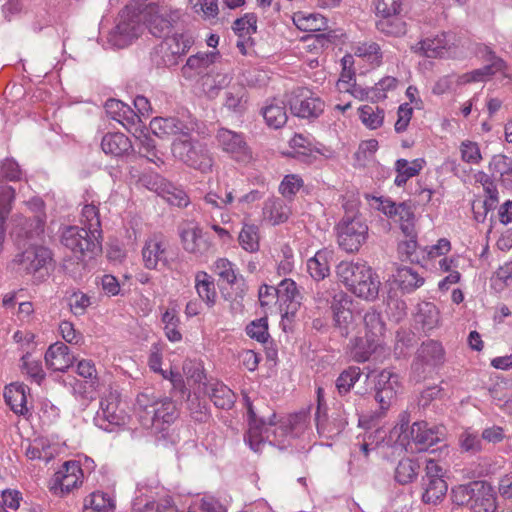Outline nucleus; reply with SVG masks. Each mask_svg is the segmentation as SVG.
<instances>
[{
    "label": "nucleus",
    "instance_id": "de8ad7c7",
    "mask_svg": "<svg viewBox=\"0 0 512 512\" xmlns=\"http://www.w3.org/2000/svg\"><path fill=\"white\" fill-rule=\"evenodd\" d=\"M240 246L248 252L259 250V228L254 224H245L238 237Z\"/></svg>",
    "mask_w": 512,
    "mask_h": 512
},
{
    "label": "nucleus",
    "instance_id": "f257e3e1",
    "mask_svg": "<svg viewBox=\"0 0 512 512\" xmlns=\"http://www.w3.org/2000/svg\"><path fill=\"white\" fill-rule=\"evenodd\" d=\"M135 413L140 424L171 443L179 440L178 435L170 434L168 429L177 419L178 412L175 403L168 397H158L153 392L144 391L136 398Z\"/></svg>",
    "mask_w": 512,
    "mask_h": 512
},
{
    "label": "nucleus",
    "instance_id": "423d86ee",
    "mask_svg": "<svg viewBox=\"0 0 512 512\" xmlns=\"http://www.w3.org/2000/svg\"><path fill=\"white\" fill-rule=\"evenodd\" d=\"M172 154L187 166L202 173L211 171L213 158L206 144L187 138H178L172 143Z\"/></svg>",
    "mask_w": 512,
    "mask_h": 512
},
{
    "label": "nucleus",
    "instance_id": "c85d7f7f",
    "mask_svg": "<svg viewBox=\"0 0 512 512\" xmlns=\"http://www.w3.org/2000/svg\"><path fill=\"white\" fill-rule=\"evenodd\" d=\"M101 147L105 154L120 157L132 150L130 139L121 132L107 133L101 141Z\"/></svg>",
    "mask_w": 512,
    "mask_h": 512
},
{
    "label": "nucleus",
    "instance_id": "49530a36",
    "mask_svg": "<svg viewBox=\"0 0 512 512\" xmlns=\"http://www.w3.org/2000/svg\"><path fill=\"white\" fill-rule=\"evenodd\" d=\"M362 371L357 366H350L343 370L336 379V388L339 394H347L359 381Z\"/></svg>",
    "mask_w": 512,
    "mask_h": 512
},
{
    "label": "nucleus",
    "instance_id": "4be33fe9",
    "mask_svg": "<svg viewBox=\"0 0 512 512\" xmlns=\"http://www.w3.org/2000/svg\"><path fill=\"white\" fill-rule=\"evenodd\" d=\"M230 80L231 77L216 65L200 77L199 83L208 98H215L220 90L228 86Z\"/></svg>",
    "mask_w": 512,
    "mask_h": 512
},
{
    "label": "nucleus",
    "instance_id": "e2e57ef3",
    "mask_svg": "<svg viewBox=\"0 0 512 512\" xmlns=\"http://www.w3.org/2000/svg\"><path fill=\"white\" fill-rule=\"evenodd\" d=\"M204 201L213 208L223 209L234 201L233 191L225 189L224 195L221 190L219 192L210 191L205 195Z\"/></svg>",
    "mask_w": 512,
    "mask_h": 512
},
{
    "label": "nucleus",
    "instance_id": "c03bdc74",
    "mask_svg": "<svg viewBox=\"0 0 512 512\" xmlns=\"http://www.w3.org/2000/svg\"><path fill=\"white\" fill-rule=\"evenodd\" d=\"M83 512H114V503L107 494L94 492L85 500Z\"/></svg>",
    "mask_w": 512,
    "mask_h": 512
},
{
    "label": "nucleus",
    "instance_id": "3c124183",
    "mask_svg": "<svg viewBox=\"0 0 512 512\" xmlns=\"http://www.w3.org/2000/svg\"><path fill=\"white\" fill-rule=\"evenodd\" d=\"M162 322L164 324L165 335L171 342H178L182 339V334L178 329L180 320L176 310H166L162 315Z\"/></svg>",
    "mask_w": 512,
    "mask_h": 512
},
{
    "label": "nucleus",
    "instance_id": "09e8293b",
    "mask_svg": "<svg viewBox=\"0 0 512 512\" xmlns=\"http://www.w3.org/2000/svg\"><path fill=\"white\" fill-rule=\"evenodd\" d=\"M419 45V49L423 51L426 57L435 58L442 56L443 50H445L448 45V40L446 39V35L443 33L434 38H426L419 42Z\"/></svg>",
    "mask_w": 512,
    "mask_h": 512
},
{
    "label": "nucleus",
    "instance_id": "473e14b6",
    "mask_svg": "<svg viewBox=\"0 0 512 512\" xmlns=\"http://www.w3.org/2000/svg\"><path fill=\"white\" fill-rule=\"evenodd\" d=\"M415 322L421 325L425 332L437 328L440 324V312L431 302H422L418 305Z\"/></svg>",
    "mask_w": 512,
    "mask_h": 512
},
{
    "label": "nucleus",
    "instance_id": "6e6d98bb",
    "mask_svg": "<svg viewBox=\"0 0 512 512\" xmlns=\"http://www.w3.org/2000/svg\"><path fill=\"white\" fill-rule=\"evenodd\" d=\"M30 209L34 212L33 221L35 227L33 230L26 231L27 237H32L33 234L38 235L43 231L46 215L44 213V202L39 198H34L29 202Z\"/></svg>",
    "mask_w": 512,
    "mask_h": 512
},
{
    "label": "nucleus",
    "instance_id": "2f4dec72",
    "mask_svg": "<svg viewBox=\"0 0 512 512\" xmlns=\"http://www.w3.org/2000/svg\"><path fill=\"white\" fill-rule=\"evenodd\" d=\"M354 55L366 61L373 68L379 67L383 61L380 45L374 41L358 42L352 47Z\"/></svg>",
    "mask_w": 512,
    "mask_h": 512
},
{
    "label": "nucleus",
    "instance_id": "0e129e2a",
    "mask_svg": "<svg viewBox=\"0 0 512 512\" xmlns=\"http://www.w3.org/2000/svg\"><path fill=\"white\" fill-rule=\"evenodd\" d=\"M142 509L144 512H178L177 506L170 496L149 501Z\"/></svg>",
    "mask_w": 512,
    "mask_h": 512
},
{
    "label": "nucleus",
    "instance_id": "a18cd8bd",
    "mask_svg": "<svg viewBox=\"0 0 512 512\" xmlns=\"http://www.w3.org/2000/svg\"><path fill=\"white\" fill-rule=\"evenodd\" d=\"M359 117L369 129H377L384 121V110L374 105H363L359 108Z\"/></svg>",
    "mask_w": 512,
    "mask_h": 512
},
{
    "label": "nucleus",
    "instance_id": "6ab92c4d",
    "mask_svg": "<svg viewBox=\"0 0 512 512\" xmlns=\"http://www.w3.org/2000/svg\"><path fill=\"white\" fill-rule=\"evenodd\" d=\"M180 237L184 250L190 254L202 256L212 248L210 236L198 225L182 229Z\"/></svg>",
    "mask_w": 512,
    "mask_h": 512
},
{
    "label": "nucleus",
    "instance_id": "603ef678",
    "mask_svg": "<svg viewBox=\"0 0 512 512\" xmlns=\"http://www.w3.org/2000/svg\"><path fill=\"white\" fill-rule=\"evenodd\" d=\"M294 22L300 30L304 31H320L326 28V19L316 14L296 15Z\"/></svg>",
    "mask_w": 512,
    "mask_h": 512
},
{
    "label": "nucleus",
    "instance_id": "bb28decb",
    "mask_svg": "<svg viewBox=\"0 0 512 512\" xmlns=\"http://www.w3.org/2000/svg\"><path fill=\"white\" fill-rule=\"evenodd\" d=\"M418 359L429 367H439L445 362V350L443 345L436 340L423 342L418 349Z\"/></svg>",
    "mask_w": 512,
    "mask_h": 512
},
{
    "label": "nucleus",
    "instance_id": "412c9836",
    "mask_svg": "<svg viewBox=\"0 0 512 512\" xmlns=\"http://www.w3.org/2000/svg\"><path fill=\"white\" fill-rule=\"evenodd\" d=\"M411 436L419 450H427L445 437L443 426L430 427L426 422H416L411 427Z\"/></svg>",
    "mask_w": 512,
    "mask_h": 512
},
{
    "label": "nucleus",
    "instance_id": "774afa93",
    "mask_svg": "<svg viewBox=\"0 0 512 512\" xmlns=\"http://www.w3.org/2000/svg\"><path fill=\"white\" fill-rule=\"evenodd\" d=\"M187 512H226L224 507L214 498H203L189 507Z\"/></svg>",
    "mask_w": 512,
    "mask_h": 512
},
{
    "label": "nucleus",
    "instance_id": "7c9ffc66",
    "mask_svg": "<svg viewBox=\"0 0 512 512\" xmlns=\"http://www.w3.org/2000/svg\"><path fill=\"white\" fill-rule=\"evenodd\" d=\"M4 398L11 410L20 415H26L28 408L26 406V386L20 383H11L5 388Z\"/></svg>",
    "mask_w": 512,
    "mask_h": 512
},
{
    "label": "nucleus",
    "instance_id": "5fc2aeb1",
    "mask_svg": "<svg viewBox=\"0 0 512 512\" xmlns=\"http://www.w3.org/2000/svg\"><path fill=\"white\" fill-rule=\"evenodd\" d=\"M303 180L296 174L286 175L279 185V192L281 195L292 201L297 192L302 188Z\"/></svg>",
    "mask_w": 512,
    "mask_h": 512
},
{
    "label": "nucleus",
    "instance_id": "e433bc0d",
    "mask_svg": "<svg viewBox=\"0 0 512 512\" xmlns=\"http://www.w3.org/2000/svg\"><path fill=\"white\" fill-rule=\"evenodd\" d=\"M493 177H498L505 186H512V160L505 155H495L489 163Z\"/></svg>",
    "mask_w": 512,
    "mask_h": 512
},
{
    "label": "nucleus",
    "instance_id": "bf43d9fd",
    "mask_svg": "<svg viewBox=\"0 0 512 512\" xmlns=\"http://www.w3.org/2000/svg\"><path fill=\"white\" fill-rule=\"evenodd\" d=\"M425 161L422 158L408 161L406 159H398L395 163V169L397 172H403L406 178H412L419 174L423 169Z\"/></svg>",
    "mask_w": 512,
    "mask_h": 512
},
{
    "label": "nucleus",
    "instance_id": "69168bd1",
    "mask_svg": "<svg viewBox=\"0 0 512 512\" xmlns=\"http://www.w3.org/2000/svg\"><path fill=\"white\" fill-rule=\"evenodd\" d=\"M50 447L45 445L42 440H35L26 449V456L30 460H43L48 462L52 458V453L49 451Z\"/></svg>",
    "mask_w": 512,
    "mask_h": 512
},
{
    "label": "nucleus",
    "instance_id": "37998d69",
    "mask_svg": "<svg viewBox=\"0 0 512 512\" xmlns=\"http://www.w3.org/2000/svg\"><path fill=\"white\" fill-rule=\"evenodd\" d=\"M262 113L267 125L274 129L281 128L287 121L285 106L282 102L265 106Z\"/></svg>",
    "mask_w": 512,
    "mask_h": 512
},
{
    "label": "nucleus",
    "instance_id": "680f3d73",
    "mask_svg": "<svg viewBox=\"0 0 512 512\" xmlns=\"http://www.w3.org/2000/svg\"><path fill=\"white\" fill-rule=\"evenodd\" d=\"M246 332L251 338L258 342L265 343L269 337L267 319L264 317L252 321L247 325Z\"/></svg>",
    "mask_w": 512,
    "mask_h": 512
},
{
    "label": "nucleus",
    "instance_id": "a878e982",
    "mask_svg": "<svg viewBox=\"0 0 512 512\" xmlns=\"http://www.w3.org/2000/svg\"><path fill=\"white\" fill-rule=\"evenodd\" d=\"M205 393L218 408L229 410L234 406L236 395L222 382L213 381L205 384Z\"/></svg>",
    "mask_w": 512,
    "mask_h": 512
},
{
    "label": "nucleus",
    "instance_id": "8fccbe9b",
    "mask_svg": "<svg viewBox=\"0 0 512 512\" xmlns=\"http://www.w3.org/2000/svg\"><path fill=\"white\" fill-rule=\"evenodd\" d=\"M480 481H472L468 484L459 485L452 489L451 497L455 504L463 506V505H471L473 497L475 496L476 489L479 486Z\"/></svg>",
    "mask_w": 512,
    "mask_h": 512
},
{
    "label": "nucleus",
    "instance_id": "cd10ccee",
    "mask_svg": "<svg viewBox=\"0 0 512 512\" xmlns=\"http://www.w3.org/2000/svg\"><path fill=\"white\" fill-rule=\"evenodd\" d=\"M279 299L284 303H288L285 316L294 315L300 307L302 295L298 287L292 279H284L278 285Z\"/></svg>",
    "mask_w": 512,
    "mask_h": 512
},
{
    "label": "nucleus",
    "instance_id": "5701e85b",
    "mask_svg": "<svg viewBox=\"0 0 512 512\" xmlns=\"http://www.w3.org/2000/svg\"><path fill=\"white\" fill-rule=\"evenodd\" d=\"M45 362L53 371L64 372L73 364L74 356L70 353L66 344L56 342L47 349Z\"/></svg>",
    "mask_w": 512,
    "mask_h": 512
},
{
    "label": "nucleus",
    "instance_id": "2eb2a0df",
    "mask_svg": "<svg viewBox=\"0 0 512 512\" xmlns=\"http://www.w3.org/2000/svg\"><path fill=\"white\" fill-rule=\"evenodd\" d=\"M479 53L482 59L488 64L481 68L457 76L456 83L458 85H464L473 82H484L494 74L505 69V61L498 57L490 47L485 45L480 47Z\"/></svg>",
    "mask_w": 512,
    "mask_h": 512
},
{
    "label": "nucleus",
    "instance_id": "f704fd0d",
    "mask_svg": "<svg viewBox=\"0 0 512 512\" xmlns=\"http://www.w3.org/2000/svg\"><path fill=\"white\" fill-rule=\"evenodd\" d=\"M330 252L319 250L307 261V271L317 282L324 280L330 274L329 267Z\"/></svg>",
    "mask_w": 512,
    "mask_h": 512
},
{
    "label": "nucleus",
    "instance_id": "ddd939ff",
    "mask_svg": "<svg viewBox=\"0 0 512 512\" xmlns=\"http://www.w3.org/2000/svg\"><path fill=\"white\" fill-rule=\"evenodd\" d=\"M142 10L143 8L140 12ZM141 19L145 22L141 14L138 16L129 10L122 11L117 25L109 34V42L117 48H124L131 44L143 31Z\"/></svg>",
    "mask_w": 512,
    "mask_h": 512
},
{
    "label": "nucleus",
    "instance_id": "052dcab7",
    "mask_svg": "<svg viewBox=\"0 0 512 512\" xmlns=\"http://www.w3.org/2000/svg\"><path fill=\"white\" fill-rule=\"evenodd\" d=\"M461 159L468 164H479L482 156L476 142L463 141L460 145Z\"/></svg>",
    "mask_w": 512,
    "mask_h": 512
},
{
    "label": "nucleus",
    "instance_id": "c756f323",
    "mask_svg": "<svg viewBox=\"0 0 512 512\" xmlns=\"http://www.w3.org/2000/svg\"><path fill=\"white\" fill-rule=\"evenodd\" d=\"M472 512H495L496 498L490 484L480 481L470 505Z\"/></svg>",
    "mask_w": 512,
    "mask_h": 512
},
{
    "label": "nucleus",
    "instance_id": "9b49d317",
    "mask_svg": "<svg viewBox=\"0 0 512 512\" xmlns=\"http://www.w3.org/2000/svg\"><path fill=\"white\" fill-rule=\"evenodd\" d=\"M287 102L293 115L304 118H318L325 109L324 101L306 87H298L288 95Z\"/></svg>",
    "mask_w": 512,
    "mask_h": 512
},
{
    "label": "nucleus",
    "instance_id": "20e7f679",
    "mask_svg": "<svg viewBox=\"0 0 512 512\" xmlns=\"http://www.w3.org/2000/svg\"><path fill=\"white\" fill-rule=\"evenodd\" d=\"M141 15L151 32L156 37H165L159 45V51H170L176 56L185 54L191 47L192 41L184 35L166 37L172 23L178 19L177 11H172L164 2L150 1L144 5Z\"/></svg>",
    "mask_w": 512,
    "mask_h": 512
},
{
    "label": "nucleus",
    "instance_id": "72a5a7b5",
    "mask_svg": "<svg viewBox=\"0 0 512 512\" xmlns=\"http://www.w3.org/2000/svg\"><path fill=\"white\" fill-rule=\"evenodd\" d=\"M195 289L199 297L207 304L213 307L217 300V292L214 279L205 271H199L195 275Z\"/></svg>",
    "mask_w": 512,
    "mask_h": 512
},
{
    "label": "nucleus",
    "instance_id": "aec40b11",
    "mask_svg": "<svg viewBox=\"0 0 512 512\" xmlns=\"http://www.w3.org/2000/svg\"><path fill=\"white\" fill-rule=\"evenodd\" d=\"M219 58L218 52H198L187 59L186 64L181 68V74L185 79L193 80L215 67Z\"/></svg>",
    "mask_w": 512,
    "mask_h": 512
},
{
    "label": "nucleus",
    "instance_id": "6e6552de",
    "mask_svg": "<svg viewBox=\"0 0 512 512\" xmlns=\"http://www.w3.org/2000/svg\"><path fill=\"white\" fill-rule=\"evenodd\" d=\"M127 413L121 407V395L110 389L100 400V407L94 417V423L102 430L111 432L126 423Z\"/></svg>",
    "mask_w": 512,
    "mask_h": 512
},
{
    "label": "nucleus",
    "instance_id": "b1692460",
    "mask_svg": "<svg viewBox=\"0 0 512 512\" xmlns=\"http://www.w3.org/2000/svg\"><path fill=\"white\" fill-rule=\"evenodd\" d=\"M380 345V341L365 335L354 337L349 344L350 357L354 362L364 363L370 359Z\"/></svg>",
    "mask_w": 512,
    "mask_h": 512
},
{
    "label": "nucleus",
    "instance_id": "f03ea898",
    "mask_svg": "<svg viewBox=\"0 0 512 512\" xmlns=\"http://www.w3.org/2000/svg\"><path fill=\"white\" fill-rule=\"evenodd\" d=\"M81 227H66L61 236L62 244L70 249L78 259L90 257L101 251V221L99 209L93 204L82 208Z\"/></svg>",
    "mask_w": 512,
    "mask_h": 512
},
{
    "label": "nucleus",
    "instance_id": "864d4df0",
    "mask_svg": "<svg viewBox=\"0 0 512 512\" xmlns=\"http://www.w3.org/2000/svg\"><path fill=\"white\" fill-rule=\"evenodd\" d=\"M213 271L219 278L229 285L237 281V273L234 264L226 258H219L213 265Z\"/></svg>",
    "mask_w": 512,
    "mask_h": 512
},
{
    "label": "nucleus",
    "instance_id": "0eeeda50",
    "mask_svg": "<svg viewBox=\"0 0 512 512\" xmlns=\"http://www.w3.org/2000/svg\"><path fill=\"white\" fill-rule=\"evenodd\" d=\"M336 230L340 248L348 253L358 252L368 238L367 224L353 211L345 213L337 224Z\"/></svg>",
    "mask_w": 512,
    "mask_h": 512
},
{
    "label": "nucleus",
    "instance_id": "338daca9",
    "mask_svg": "<svg viewBox=\"0 0 512 512\" xmlns=\"http://www.w3.org/2000/svg\"><path fill=\"white\" fill-rule=\"evenodd\" d=\"M460 446L465 452L475 454L482 450V439L471 431H464L459 439Z\"/></svg>",
    "mask_w": 512,
    "mask_h": 512
},
{
    "label": "nucleus",
    "instance_id": "4c0bfd02",
    "mask_svg": "<svg viewBox=\"0 0 512 512\" xmlns=\"http://www.w3.org/2000/svg\"><path fill=\"white\" fill-rule=\"evenodd\" d=\"M424 492L422 500L426 504H437L447 493V483L443 478H434L429 481H422Z\"/></svg>",
    "mask_w": 512,
    "mask_h": 512
},
{
    "label": "nucleus",
    "instance_id": "1a4fd4ad",
    "mask_svg": "<svg viewBox=\"0 0 512 512\" xmlns=\"http://www.w3.org/2000/svg\"><path fill=\"white\" fill-rule=\"evenodd\" d=\"M13 263L19 272L45 278L53 267L52 252L44 246H31L15 256Z\"/></svg>",
    "mask_w": 512,
    "mask_h": 512
},
{
    "label": "nucleus",
    "instance_id": "4d7b16f0",
    "mask_svg": "<svg viewBox=\"0 0 512 512\" xmlns=\"http://www.w3.org/2000/svg\"><path fill=\"white\" fill-rule=\"evenodd\" d=\"M353 64L354 59L352 55H345L342 58V72L337 82V88L340 92L348 90V86L355 81V71L352 69Z\"/></svg>",
    "mask_w": 512,
    "mask_h": 512
},
{
    "label": "nucleus",
    "instance_id": "39448f33",
    "mask_svg": "<svg viewBox=\"0 0 512 512\" xmlns=\"http://www.w3.org/2000/svg\"><path fill=\"white\" fill-rule=\"evenodd\" d=\"M338 281L356 297L374 301L379 294L380 280L364 262L341 261L336 266Z\"/></svg>",
    "mask_w": 512,
    "mask_h": 512
},
{
    "label": "nucleus",
    "instance_id": "9d476101",
    "mask_svg": "<svg viewBox=\"0 0 512 512\" xmlns=\"http://www.w3.org/2000/svg\"><path fill=\"white\" fill-rule=\"evenodd\" d=\"M374 200L377 203L375 208L388 218L398 222L400 229L406 236L412 237L414 235L415 213L411 201L396 203L386 197H374Z\"/></svg>",
    "mask_w": 512,
    "mask_h": 512
},
{
    "label": "nucleus",
    "instance_id": "dca6fc26",
    "mask_svg": "<svg viewBox=\"0 0 512 512\" xmlns=\"http://www.w3.org/2000/svg\"><path fill=\"white\" fill-rule=\"evenodd\" d=\"M83 471L77 461H67L54 474L50 481V491L58 497H63L82 483Z\"/></svg>",
    "mask_w": 512,
    "mask_h": 512
},
{
    "label": "nucleus",
    "instance_id": "13d9d810",
    "mask_svg": "<svg viewBox=\"0 0 512 512\" xmlns=\"http://www.w3.org/2000/svg\"><path fill=\"white\" fill-rule=\"evenodd\" d=\"M140 147L139 153L147 158L148 161L153 162L155 164L163 163L162 158L158 155V151L156 149L155 141L148 135H142L139 137Z\"/></svg>",
    "mask_w": 512,
    "mask_h": 512
},
{
    "label": "nucleus",
    "instance_id": "f3484780",
    "mask_svg": "<svg viewBox=\"0 0 512 512\" xmlns=\"http://www.w3.org/2000/svg\"><path fill=\"white\" fill-rule=\"evenodd\" d=\"M168 246V241L162 234L151 235L142 248L144 266L150 270H158L159 266L168 267Z\"/></svg>",
    "mask_w": 512,
    "mask_h": 512
},
{
    "label": "nucleus",
    "instance_id": "ea45409f",
    "mask_svg": "<svg viewBox=\"0 0 512 512\" xmlns=\"http://www.w3.org/2000/svg\"><path fill=\"white\" fill-rule=\"evenodd\" d=\"M376 28L380 33L392 37H401L407 32L406 22L399 15L380 17Z\"/></svg>",
    "mask_w": 512,
    "mask_h": 512
},
{
    "label": "nucleus",
    "instance_id": "58836bf2",
    "mask_svg": "<svg viewBox=\"0 0 512 512\" xmlns=\"http://www.w3.org/2000/svg\"><path fill=\"white\" fill-rule=\"evenodd\" d=\"M363 325L365 328V336L381 342L386 327L379 312L374 309L366 311L363 316Z\"/></svg>",
    "mask_w": 512,
    "mask_h": 512
},
{
    "label": "nucleus",
    "instance_id": "a211bd4d",
    "mask_svg": "<svg viewBox=\"0 0 512 512\" xmlns=\"http://www.w3.org/2000/svg\"><path fill=\"white\" fill-rule=\"evenodd\" d=\"M399 376L389 370H382L376 376L375 400L382 410H387L396 401L400 390Z\"/></svg>",
    "mask_w": 512,
    "mask_h": 512
},
{
    "label": "nucleus",
    "instance_id": "4468645a",
    "mask_svg": "<svg viewBox=\"0 0 512 512\" xmlns=\"http://www.w3.org/2000/svg\"><path fill=\"white\" fill-rule=\"evenodd\" d=\"M352 298L344 291L332 295L331 311L335 329L343 337H348L356 327L352 311Z\"/></svg>",
    "mask_w": 512,
    "mask_h": 512
},
{
    "label": "nucleus",
    "instance_id": "f8f14e48",
    "mask_svg": "<svg viewBox=\"0 0 512 512\" xmlns=\"http://www.w3.org/2000/svg\"><path fill=\"white\" fill-rule=\"evenodd\" d=\"M217 147L231 159L239 163H249L253 156L242 133L227 128H219L215 135Z\"/></svg>",
    "mask_w": 512,
    "mask_h": 512
},
{
    "label": "nucleus",
    "instance_id": "393cba45",
    "mask_svg": "<svg viewBox=\"0 0 512 512\" xmlns=\"http://www.w3.org/2000/svg\"><path fill=\"white\" fill-rule=\"evenodd\" d=\"M291 215V208L279 197L268 198L263 206V218L272 225L286 222Z\"/></svg>",
    "mask_w": 512,
    "mask_h": 512
},
{
    "label": "nucleus",
    "instance_id": "79ce46f5",
    "mask_svg": "<svg viewBox=\"0 0 512 512\" xmlns=\"http://www.w3.org/2000/svg\"><path fill=\"white\" fill-rule=\"evenodd\" d=\"M420 465L413 459H402L395 469V480L402 485L411 483L418 475Z\"/></svg>",
    "mask_w": 512,
    "mask_h": 512
},
{
    "label": "nucleus",
    "instance_id": "a19ab883",
    "mask_svg": "<svg viewBox=\"0 0 512 512\" xmlns=\"http://www.w3.org/2000/svg\"><path fill=\"white\" fill-rule=\"evenodd\" d=\"M395 281L402 290L411 292L423 285L424 278L419 276L412 268L402 267L397 270Z\"/></svg>",
    "mask_w": 512,
    "mask_h": 512
},
{
    "label": "nucleus",
    "instance_id": "7ed1b4c3",
    "mask_svg": "<svg viewBox=\"0 0 512 512\" xmlns=\"http://www.w3.org/2000/svg\"><path fill=\"white\" fill-rule=\"evenodd\" d=\"M245 404L249 422V429L245 435V441L255 452L261 451L266 441L270 444L276 442L280 444L282 441L279 440L278 437H284L288 433L304 428L306 425L307 417L305 414H294L290 415L285 422L276 426L275 413H273L268 422H266L263 418L257 417L252 402L248 397H245Z\"/></svg>",
    "mask_w": 512,
    "mask_h": 512
},
{
    "label": "nucleus",
    "instance_id": "c9c22d12",
    "mask_svg": "<svg viewBox=\"0 0 512 512\" xmlns=\"http://www.w3.org/2000/svg\"><path fill=\"white\" fill-rule=\"evenodd\" d=\"M149 127L152 133L159 138H164L169 135L184 134V124L179 119L173 117H156L151 120Z\"/></svg>",
    "mask_w": 512,
    "mask_h": 512
}]
</instances>
